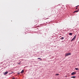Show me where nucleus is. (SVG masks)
Here are the masks:
<instances>
[{"label":"nucleus","instance_id":"f257e3e1","mask_svg":"<svg viewBox=\"0 0 79 79\" xmlns=\"http://www.w3.org/2000/svg\"><path fill=\"white\" fill-rule=\"evenodd\" d=\"M71 55V53H65V56H67L68 55Z\"/></svg>","mask_w":79,"mask_h":79},{"label":"nucleus","instance_id":"f03ea898","mask_svg":"<svg viewBox=\"0 0 79 79\" xmlns=\"http://www.w3.org/2000/svg\"><path fill=\"white\" fill-rule=\"evenodd\" d=\"M8 72L7 71L5 72L4 73V75H6V74H8Z\"/></svg>","mask_w":79,"mask_h":79},{"label":"nucleus","instance_id":"7ed1b4c3","mask_svg":"<svg viewBox=\"0 0 79 79\" xmlns=\"http://www.w3.org/2000/svg\"><path fill=\"white\" fill-rule=\"evenodd\" d=\"M76 74L75 73V72H73L71 73V75H74V74Z\"/></svg>","mask_w":79,"mask_h":79},{"label":"nucleus","instance_id":"20e7f679","mask_svg":"<svg viewBox=\"0 0 79 79\" xmlns=\"http://www.w3.org/2000/svg\"><path fill=\"white\" fill-rule=\"evenodd\" d=\"M71 78H76L75 76H73L71 77Z\"/></svg>","mask_w":79,"mask_h":79},{"label":"nucleus","instance_id":"39448f33","mask_svg":"<svg viewBox=\"0 0 79 79\" xmlns=\"http://www.w3.org/2000/svg\"><path fill=\"white\" fill-rule=\"evenodd\" d=\"M24 73V70H23L21 72V73L22 74V73Z\"/></svg>","mask_w":79,"mask_h":79},{"label":"nucleus","instance_id":"423d86ee","mask_svg":"<svg viewBox=\"0 0 79 79\" xmlns=\"http://www.w3.org/2000/svg\"><path fill=\"white\" fill-rule=\"evenodd\" d=\"M73 34L72 33H69V35H71Z\"/></svg>","mask_w":79,"mask_h":79},{"label":"nucleus","instance_id":"0eeeda50","mask_svg":"<svg viewBox=\"0 0 79 79\" xmlns=\"http://www.w3.org/2000/svg\"><path fill=\"white\" fill-rule=\"evenodd\" d=\"M79 11V10H76L74 11V13H75V12H76V13H77V12H78V11Z\"/></svg>","mask_w":79,"mask_h":79},{"label":"nucleus","instance_id":"6e6552de","mask_svg":"<svg viewBox=\"0 0 79 79\" xmlns=\"http://www.w3.org/2000/svg\"><path fill=\"white\" fill-rule=\"evenodd\" d=\"M64 39V37H62L61 38V39H61V40H63V39Z\"/></svg>","mask_w":79,"mask_h":79},{"label":"nucleus","instance_id":"1a4fd4ad","mask_svg":"<svg viewBox=\"0 0 79 79\" xmlns=\"http://www.w3.org/2000/svg\"><path fill=\"white\" fill-rule=\"evenodd\" d=\"M75 69H76V70H79V69L77 68H75Z\"/></svg>","mask_w":79,"mask_h":79},{"label":"nucleus","instance_id":"9d476101","mask_svg":"<svg viewBox=\"0 0 79 79\" xmlns=\"http://www.w3.org/2000/svg\"><path fill=\"white\" fill-rule=\"evenodd\" d=\"M75 39L74 38L71 40L72 41H73V40H74Z\"/></svg>","mask_w":79,"mask_h":79},{"label":"nucleus","instance_id":"9b49d317","mask_svg":"<svg viewBox=\"0 0 79 79\" xmlns=\"http://www.w3.org/2000/svg\"><path fill=\"white\" fill-rule=\"evenodd\" d=\"M56 76H59V74L58 73H57L56 74Z\"/></svg>","mask_w":79,"mask_h":79},{"label":"nucleus","instance_id":"f8f14e48","mask_svg":"<svg viewBox=\"0 0 79 79\" xmlns=\"http://www.w3.org/2000/svg\"><path fill=\"white\" fill-rule=\"evenodd\" d=\"M76 36L75 35L74 37H73V38L75 39H76Z\"/></svg>","mask_w":79,"mask_h":79},{"label":"nucleus","instance_id":"ddd939ff","mask_svg":"<svg viewBox=\"0 0 79 79\" xmlns=\"http://www.w3.org/2000/svg\"><path fill=\"white\" fill-rule=\"evenodd\" d=\"M40 58H38V60H39V59H40Z\"/></svg>","mask_w":79,"mask_h":79},{"label":"nucleus","instance_id":"4468645a","mask_svg":"<svg viewBox=\"0 0 79 79\" xmlns=\"http://www.w3.org/2000/svg\"><path fill=\"white\" fill-rule=\"evenodd\" d=\"M12 79H15V78L14 77Z\"/></svg>","mask_w":79,"mask_h":79},{"label":"nucleus","instance_id":"2eb2a0df","mask_svg":"<svg viewBox=\"0 0 79 79\" xmlns=\"http://www.w3.org/2000/svg\"><path fill=\"white\" fill-rule=\"evenodd\" d=\"M77 9V7L76 9H76Z\"/></svg>","mask_w":79,"mask_h":79},{"label":"nucleus","instance_id":"dca6fc26","mask_svg":"<svg viewBox=\"0 0 79 79\" xmlns=\"http://www.w3.org/2000/svg\"><path fill=\"white\" fill-rule=\"evenodd\" d=\"M65 77H67V76H66Z\"/></svg>","mask_w":79,"mask_h":79},{"label":"nucleus","instance_id":"f3484780","mask_svg":"<svg viewBox=\"0 0 79 79\" xmlns=\"http://www.w3.org/2000/svg\"><path fill=\"white\" fill-rule=\"evenodd\" d=\"M27 30V29H25V30H26V31Z\"/></svg>","mask_w":79,"mask_h":79},{"label":"nucleus","instance_id":"a211bd4d","mask_svg":"<svg viewBox=\"0 0 79 79\" xmlns=\"http://www.w3.org/2000/svg\"><path fill=\"white\" fill-rule=\"evenodd\" d=\"M40 60H42V59H40Z\"/></svg>","mask_w":79,"mask_h":79},{"label":"nucleus","instance_id":"6ab92c4d","mask_svg":"<svg viewBox=\"0 0 79 79\" xmlns=\"http://www.w3.org/2000/svg\"><path fill=\"white\" fill-rule=\"evenodd\" d=\"M18 74H19V73H18Z\"/></svg>","mask_w":79,"mask_h":79},{"label":"nucleus","instance_id":"aec40b11","mask_svg":"<svg viewBox=\"0 0 79 79\" xmlns=\"http://www.w3.org/2000/svg\"><path fill=\"white\" fill-rule=\"evenodd\" d=\"M77 7V6H76V7Z\"/></svg>","mask_w":79,"mask_h":79}]
</instances>
